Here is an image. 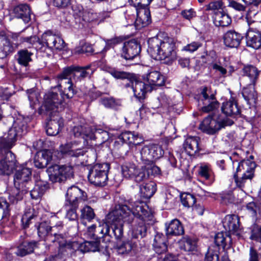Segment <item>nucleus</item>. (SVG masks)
<instances>
[{"instance_id":"obj_39","label":"nucleus","mask_w":261,"mask_h":261,"mask_svg":"<svg viewBox=\"0 0 261 261\" xmlns=\"http://www.w3.org/2000/svg\"><path fill=\"white\" fill-rule=\"evenodd\" d=\"M37 230L38 236L40 238L44 239L48 246V244H50L49 243H51L50 234L53 236L51 233V226L50 223L47 222L40 223L37 227Z\"/></svg>"},{"instance_id":"obj_21","label":"nucleus","mask_w":261,"mask_h":261,"mask_svg":"<svg viewBox=\"0 0 261 261\" xmlns=\"http://www.w3.org/2000/svg\"><path fill=\"white\" fill-rule=\"evenodd\" d=\"M221 127V124L210 116L205 118L199 125L203 132L209 135H214Z\"/></svg>"},{"instance_id":"obj_5","label":"nucleus","mask_w":261,"mask_h":261,"mask_svg":"<svg viewBox=\"0 0 261 261\" xmlns=\"http://www.w3.org/2000/svg\"><path fill=\"white\" fill-rule=\"evenodd\" d=\"M16 172L14 176V184L15 189L10 194L9 198L11 202L15 203L23 198V195L30 188L31 186V170L24 165L18 166L16 165Z\"/></svg>"},{"instance_id":"obj_53","label":"nucleus","mask_w":261,"mask_h":261,"mask_svg":"<svg viewBox=\"0 0 261 261\" xmlns=\"http://www.w3.org/2000/svg\"><path fill=\"white\" fill-rule=\"evenodd\" d=\"M79 205H71L66 206V204H64V207L66 211V218L70 221H75L77 224V215L76 213V210L78 208Z\"/></svg>"},{"instance_id":"obj_9","label":"nucleus","mask_w":261,"mask_h":261,"mask_svg":"<svg viewBox=\"0 0 261 261\" xmlns=\"http://www.w3.org/2000/svg\"><path fill=\"white\" fill-rule=\"evenodd\" d=\"M110 168V165L109 163L95 164L89 171L88 176L89 181L95 186H105L108 180Z\"/></svg>"},{"instance_id":"obj_46","label":"nucleus","mask_w":261,"mask_h":261,"mask_svg":"<svg viewBox=\"0 0 261 261\" xmlns=\"http://www.w3.org/2000/svg\"><path fill=\"white\" fill-rule=\"evenodd\" d=\"M40 39L36 36L31 37H21L20 41L21 43L29 48H35L36 50H40Z\"/></svg>"},{"instance_id":"obj_63","label":"nucleus","mask_w":261,"mask_h":261,"mask_svg":"<svg viewBox=\"0 0 261 261\" xmlns=\"http://www.w3.org/2000/svg\"><path fill=\"white\" fill-rule=\"evenodd\" d=\"M89 127L84 128L82 125L75 126L72 128V133L75 137H79L82 136V137L85 140H89L87 139L85 135V132L88 129Z\"/></svg>"},{"instance_id":"obj_50","label":"nucleus","mask_w":261,"mask_h":261,"mask_svg":"<svg viewBox=\"0 0 261 261\" xmlns=\"http://www.w3.org/2000/svg\"><path fill=\"white\" fill-rule=\"evenodd\" d=\"M36 217L37 215L34 212L33 208H29L25 210L21 218V222L23 228H25L28 227L31 222V221Z\"/></svg>"},{"instance_id":"obj_61","label":"nucleus","mask_w":261,"mask_h":261,"mask_svg":"<svg viewBox=\"0 0 261 261\" xmlns=\"http://www.w3.org/2000/svg\"><path fill=\"white\" fill-rule=\"evenodd\" d=\"M149 177L146 170H145V166H142L140 169H137V171L134 178L137 182H141L147 179Z\"/></svg>"},{"instance_id":"obj_11","label":"nucleus","mask_w":261,"mask_h":261,"mask_svg":"<svg viewBox=\"0 0 261 261\" xmlns=\"http://www.w3.org/2000/svg\"><path fill=\"white\" fill-rule=\"evenodd\" d=\"M46 172L50 180L54 182H62L73 176V170L71 165L57 164L52 165L48 167Z\"/></svg>"},{"instance_id":"obj_19","label":"nucleus","mask_w":261,"mask_h":261,"mask_svg":"<svg viewBox=\"0 0 261 261\" xmlns=\"http://www.w3.org/2000/svg\"><path fill=\"white\" fill-rule=\"evenodd\" d=\"M141 51L140 45L135 40L125 42L122 47L121 56L125 60H132Z\"/></svg>"},{"instance_id":"obj_31","label":"nucleus","mask_w":261,"mask_h":261,"mask_svg":"<svg viewBox=\"0 0 261 261\" xmlns=\"http://www.w3.org/2000/svg\"><path fill=\"white\" fill-rule=\"evenodd\" d=\"M199 138L196 136H189L186 139L183 146L188 154L193 155L199 151Z\"/></svg>"},{"instance_id":"obj_10","label":"nucleus","mask_w":261,"mask_h":261,"mask_svg":"<svg viewBox=\"0 0 261 261\" xmlns=\"http://www.w3.org/2000/svg\"><path fill=\"white\" fill-rule=\"evenodd\" d=\"M255 168V162L250 160H244L238 163L234 178L239 186L242 187L247 179H252Z\"/></svg>"},{"instance_id":"obj_59","label":"nucleus","mask_w":261,"mask_h":261,"mask_svg":"<svg viewBox=\"0 0 261 261\" xmlns=\"http://www.w3.org/2000/svg\"><path fill=\"white\" fill-rule=\"evenodd\" d=\"M227 236L222 232L217 233L215 237V243L216 245L224 249L226 247V239Z\"/></svg>"},{"instance_id":"obj_62","label":"nucleus","mask_w":261,"mask_h":261,"mask_svg":"<svg viewBox=\"0 0 261 261\" xmlns=\"http://www.w3.org/2000/svg\"><path fill=\"white\" fill-rule=\"evenodd\" d=\"M27 93L30 107L34 108L35 106L39 102L38 93L35 92L33 89L28 90Z\"/></svg>"},{"instance_id":"obj_64","label":"nucleus","mask_w":261,"mask_h":261,"mask_svg":"<svg viewBox=\"0 0 261 261\" xmlns=\"http://www.w3.org/2000/svg\"><path fill=\"white\" fill-rule=\"evenodd\" d=\"M205 261H219L218 251L208 249L205 255Z\"/></svg>"},{"instance_id":"obj_45","label":"nucleus","mask_w":261,"mask_h":261,"mask_svg":"<svg viewBox=\"0 0 261 261\" xmlns=\"http://www.w3.org/2000/svg\"><path fill=\"white\" fill-rule=\"evenodd\" d=\"M243 80H249L250 83L255 84L258 77V72L256 67L249 65L245 66L243 69Z\"/></svg>"},{"instance_id":"obj_32","label":"nucleus","mask_w":261,"mask_h":261,"mask_svg":"<svg viewBox=\"0 0 261 261\" xmlns=\"http://www.w3.org/2000/svg\"><path fill=\"white\" fill-rule=\"evenodd\" d=\"M13 12L16 17L21 18L25 23L29 22L31 19V10L27 4L16 6L14 8Z\"/></svg>"},{"instance_id":"obj_12","label":"nucleus","mask_w":261,"mask_h":261,"mask_svg":"<svg viewBox=\"0 0 261 261\" xmlns=\"http://www.w3.org/2000/svg\"><path fill=\"white\" fill-rule=\"evenodd\" d=\"M10 149L0 148V154L6 155L4 159L0 160V175H9L16 167L15 156Z\"/></svg>"},{"instance_id":"obj_23","label":"nucleus","mask_w":261,"mask_h":261,"mask_svg":"<svg viewBox=\"0 0 261 261\" xmlns=\"http://www.w3.org/2000/svg\"><path fill=\"white\" fill-rule=\"evenodd\" d=\"M130 86L134 95L140 100L144 99L146 93L152 90L150 85L137 80L132 81Z\"/></svg>"},{"instance_id":"obj_6","label":"nucleus","mask_w":261,"mask_h":261,"mask_svg":"<svg viewBox=\"0 0 261 261\" xmlns=\"http://www.w3.org/2000/svg\"><path fill=\"white\" fill-rule=\"evenodd\" d=\"M86 234L87 237L93 238L95 241H86L83 243H80L78 247V249L82 252H95L99 250V242L98 239L103 237L105 236H111L110 234V227L109 225L105 222L101 224L99 223L98 226L96 227L95 225H92L87 228Z\"/></svg>"},{"instance_id":"obj_47","label":"nucleus","mask_w":261,"mask_h":261,"mask_svg":"<svg viewBox=\"0 0 261 261\" xmlns=\"http://www.w3.org/2000/svg\"><path fill=\"white\" fill-rule=\"evenodd\" d=\"M33 55V53L26 49L20 50L17 53L18 58L17 60L18 63L23 66H28L29 62L32 61L31 57Z\"/></svg>"},{"instance_id":"obj_26","label":"nucleus","mask_w":261,"mask_h":261,"mask_svg":"<svg viewBox=\"0 0 261 261\" xmlns=\"http://www.w3.org/2000/svg\"><path fill=\"white\" fill-rule=\"evenodd\" d=\"M242 38L241 34L233 30L227 31L223 37L225 45L231 48L238 47Z\"/></svg>"},{"instance_id":"obj_3","label":"nucleus","mask_w":261,"mask_h":261,"mask_svg":"<svg viewBox=\"0 0 261 261\" xmlns=\"http://www.w3.org/2000/svg\"><path fill=\"white\" fill-rule=\"evenodd\" d=\"M58 217L54 214L51 216L50 219V224L51 225V243L48 244V250L54 254H52L48 259L44 261H59L68 255V250L72 248V245L67 243L64 236L60 233L63 228V224L62 221H57Z\"/></svg>"},{"instance_id":"obj_54","label":"nucleus","mask_w":261,"mask_h":261,"mask_svg":"<svg viewBox=\"0 0 261 261\" xmlns=\"http://www.w3.org/2000/svg\"><path fill=\"white\" fill-rule=\"evenodd\" d=\"M181 202L185 207L193 206L196 202L195 197L189 193L182 194L180 196Z\"/></svg>"},{"instance_id":"obj_55","label":"nucleus","mask_w":261,"mask_h":261,"mask_svg":"<svg viewBox=\"0 0 261 261\" xmlns=\"http://www.w3.org/2000/svg\"><path fill=\"white\" fill-rule=\"evenodd\" d=\"M81 218L91 221L95 217V213L93 210L89 206L86 205L81 210Z\"/></svg>"},{"instance_id":"obj_18","label":"nucleus","mask_w":261,"mask_h":261,"mask_svg":"<svg viewBox=\"0 0 261 261\" xmlns=\"http://www.w3.org/2000/svg\"><path fill=\"white\" fill-rule=\"evenodd\" d=\"M143 141V139L136 135L134 132H125L122 133L119 137L115 143V147H118V145L121 144V150L127 146L129 147L132 145L136 147L140 144Z\"/></svg>"},{"instance_id":"obj_33","label":"nucleus","mask_w":261,"mask_h":261,"mask_svg":"<svg viewBox=\"0 0 261 261\" xmlns=\"http://www.w3.org/2000/svg\"><path fill=\"white\" fill-rule=\"evenodd\" d=\"M54 37L55 34L50 32H47L42 34L40 41V50L41 51H46L47 50L51 52L55 47L53 41H55Z\"/></svg>"},{"instance_id":"obj_51","label":"nucleus","mask_w":261,"mask_h":261,"mask_svg":"<svg viewBox=\"0 0 261 261\" xmlns=\"http://www.w3.org/2000/svg\"><path fill=\"white\" fill-rule=\"evenodd\" d=\"M99 102L106 108L115 109L120 105L119 101L110 96H103L101 97L99 99Z\"/></svg>"},{"instance_id":"obj_16","label":"nucleus","mask_w":261,"mask_h":261,"mask_svg":"<svg viewBox=\"0 0 261 261\" xmlns=\"http://www.w3.org/2000/svg\"><path fill=\"white\" fill-rule=\"evenodd\" d=\"M140 154L143 162L153 161L161 158L164 154V150L160 145L150 144L144 146L140 151Z\"/></svg>"},{"instance_id":"obj_24","label":"nucleus","mask_w":261,"mask_h":261,"mask_svg":"<svg viewBox=\"0 0 261 261\" xmlns=\"http://www.w3.org/2000/svg\"><path fill=\"white\" fill-rule=\"evenodd\" d=\"M63 125V119L60 115L58 114L51 116L50 121L46 125V134L48 136H56Z\"/></svg>"},{"instance_id":"obj_25","label":"nucleus","mask_w":261,"mask_h":261,"mask_svg":"<svg viewBox=\"0 0 261 261\" xmlns=\"http://www.w3.org/2000/svg\"><path fill=\"white\" fill-rule=\"evenodd\" d=\"M85 135L87 139L90 140H98L99 143L104 142L109 138L108 132L97 128H89L86 131Z\"/></svg>"},{"instance_id":"obj_22","label":"nucleus","mask_w":261,"mask_h":261,"mask_svg":"<svg viewBox=\"0 0 261 261\" xmlns=\"http://www.w3.org/2000/svg\"><path fill=\"white\" fill-rule=\"evenodd\" d=\"M55 156L50 150H44L41 152V156L39 155L35 156L34 165L37 168H44L51 161H56Z\"/></svg>"},{"instance_id":"obj_15","label":"nucleus","mask_w":261,"mask_h":261,"mask_svg":"<svg viewBox=\"0 0 261 261\" xmlns=\"http://www.w3.org/2000/svg\"><path fill=\"white\" fill-rule=\"evenodd\" d=\"M39 243L36 241H28L20 237L19 242L13 247L12 252L19 257H23L34 252L38 247Z\"/></svg>"},{"instance_id":"obj_52","label":"nucleus","mask_w":261,"mask_h":261,"mask_svg":"<svg viewBox=\"0 0 261 261\" xmlns=\"http://www.w3.org/2000/svg\"><path fill=\"white\" fill-rule=\"evenodd\" d=\"M144 164L145 170H146L149 177L155 176L160 174V168L156 166L153 161L144 162Z\"/></svg>"},{"instance_id":"obj_57","label":"nucleus","mask_w":261,"mask_h":261,"mask_svg":"<svg viewBox=\"0 0 261 261\" xmlns=\"http://www.w3.org/2000/svg\"><path fill=\"white\" fill-rule=\"evenodd\" d=\"M9 204L6 199L3 197H0V213L2 214V218L4 219L9 215Z\"/></svg>"},{"instance_id":"obj_48","label":"nucleus","mask_w":261,"mask_h":261,"mask_svg":"<svg viewBox=\"0 0 261 261\" xmlns=\"http://www.w3.org/2000/svg\"><path fill=\"white\" fill-rule=\"evenodd\" d=\"M137 171L136 166L131 163H125L121 167L122 174L126 178H134Z\"/></svg>"},{"instance_id":"obj_13","label":"nucleus","mask_w":261,"mask_h":261,"mask_svg":"<svg viewBox=\"0 0 261 261\" xmlns=\"http://www.w3.org/2000/svg\"><path fill=\"white\" fill-rule=\"evenodd\" d=\"M86 151L79 142H70L60 146L58 153L59 155L56 159L57 160L64 156L78 157L83 155Z\"/></svg>"},{"instance_id":"obj_42","label":"nucleus","mask_w":261,"mask_h":261,"mask_svg":"<svg viewBox=\"0 0 261 261\" xmlns=\"http://www.w3.org/2000/svg\"><path fill=\"white\" fill-rule=\"evenodd\" d=\"M213 18L214 23L218 27H226L231 22L230 17L224 10L221 11V12H218L214 14Z\"/></svg>"},{"instance_id":"obj_40","label":"nucleus","mask_w":261,"mask_h":261,"mask_svg":"<svg viewBox=\"0 0 261 261\" xmlns=\"http://www.w3.org/2000/svg\"><path fill=\"white\" fill-rule=\"evenodd\" d=\"M136 239L133 237L132 239L124 241L120 245H118L116 248L117 253L123 255L128 254L131 251L135 250L138 245Z\"/></svg>"},{"instance_id":"obj_44","label":"nucleus","mask_w":261,"mask_h":261,"mask_svg":"<svg viewBox=\"0 0 261 261\" xmlns=\"http://www.w3.org/2000/svg\"><path fill=\"white\" fill-rule=\"evenodd\" d=\"M48 188V185L46 182L38 181L33 189L30 191V195L32 199H38L44 193Z\"/></svg>"},{"instance_id":"obj_28","label":"nucleus","mask_w":261,"mask_h":261,"mask_svg":"<svg viewBox=\"0 0 261 261\" xmlns=\"http://www.w3.org/2000/svg\"><path fill=\"white\" fill-rule=\"evenodd\" d=\"M254 85L255 84L250 83L242 90L243 97L249 105H255L257 99V93L255 90Z\"/></svg>"},{"instance_id":"obj_37","label":"nucleus","mask_w":261,"mask_h":261,"mask_svg":"<svg viewBox=\"0 0 261 261\" xmlns=\"http://www.w3.org/2000/svg\"><path fill=\"white\" fill-rule=\"evenodd\" d=\"M180 248L189 252V254H196L198 252L197 241L189 237H185L180 241Z\"/></svg>"},{"instance_id":"obj_60","label":"nucleus","mask_w":261,"mask_h":261,"mask_svg":"<svg viewBox=\"0 0 261 261\" xmlns=\"http://www.w3.org/2000/svg\"><path fill=\"white\" fill-rule=\"evenodd\" d=\"M202 46V43L198 41H193L191 43L186 45L182 48V50L193 53L198 50V48Z\"/></svg>"},{"instance_id":"obj_30","label":"nucleus","mask_w":261,"mask_h":261,"mask_svg":"<svg viewBox=\"0 0 261 261\" xmlns=\"http://www.w3.org/2000/svg\"><path fill=\"white\" fill-rule=\"evenodd\" d=\"M246 44L254 49H258L261 46V34L258 32L249 29L246 34Z\"/></svg>"},{"instance_id":"obj_49","label":"nucleus","mask_w":261,"mask_h":261,"mask_svg":"<svg viewBox=\"0 0 261 261\" xmlns=\"http://www.w3.org/2000/svg\"><path fill=\"white\" fill-rule=\"evenodd\" d=\"M198 173L201 177L209 180L210 182L211 183L213 181V173L209 164H201L199 167Z\"/></svg>"},{"instance_id":"obj_34","label":"nucleus","mask_w":261,"mask_h":261,"mask_svg":"<svg viewBox=\"0 0 261 261\" xmlns=\"http://www.w3.org/2000/svg\"><path fill=\"white\" fill-rule=\"evenodd\" d=\"M221 110L224 114L230 116H237L240 113L238 105L233 98L223 102Z\"/></svg>"},{"instance_id":"obj_17","label":"nucleus","mask_w":261,"mask_h":261,"mask_svg":"<svg viewBox=\"0 0 261 261\" xmlns=\"http://www.w3.org/2000/svg\"><path fill=\"white\" fill-rule=\"evenodd\" d=\"M86 198V194L85 192L79 187L72 186L67 189L65 195V201L64 204L66 206L71 205H77Z\"/></svg>"},{"instance_id":"obj_35","label":"nucleus","mask_w":261,"mask_h":261,"mask_svg":"<svg viewBox=\"0 0 261 261\" xmlns=\"http://www.w3.org/2000/svg\"><path fill=\"white\" fill-rule=\"evenodd\" d=\"M152 245L154 251L159 255L164 254L167 250L166 238L163 234L157 233L155 236Z\"/></svg>"},{"instance_id":"obj_7","label":"nucleus","mask_w":261,"mask_h":261,"mask_svg":"<svg viewBox=\"0 0 261 261\" xmlns=\"http://www.w3.org/2000/svg\"><path fill=\"white\" fill-rule=\"evenodd\" d=\"M152 0H129V3L135 8L137 17L135 14L131 15L128 19V25L135 24L138 29L145 27L151 22L150 11L146 7Z\"/></svg>"},{"instance_id":"obj_20","label":"nucleus","mask_w":261,"mask_h":261,"mask_svg":"<svg viewBox=\"0 0 261 261\" xmlns=\"http://www.w3.org/2000/svg\"><path fill=\"white\" fill-rule=\"evenodd\" d=\"M67 68L71 69L70 76L75 83L81 82L85 78L90 77L94 72V70L91 68V65L84 67H69Z\"/></svg>"},{"instance_id":"obj_4","label":"nucleus","mask_w":261,"mask_h":261,"mask_svg":"<svg viewBox=\"0 0 261 261\" xmlns=\"http://www.w3.org/2000/svg\"><path fill=\"white\" fill-rule=\"evenodd\" d=\"M148 44L147 51L152 58L156 60H166L168 63L176 59L175 43L172 38L162 40L158 36L154 37L148 39Z\"/></svg>"},{"instance_id":"obj_56","label":"nucleus","mask_w":261,"mask_h":261,"mask_svg":"<svg viewBox=\"0 0 261 261\" xmlns=\"http://www.w3.org/2000/svg\"><path fill=\"white\" fill-rule=\"evenodd\" d=\"M107 71L116 79H124L128 77V74L127 72L118 70L115 68L108 67Z\"/></svg>"},{"instance_id":"obj_1","label":"nucleus","mask_w":261,"mask_h":261,"mask_svg":"<svg viewBox=\"0 0 261 261\" xmlns=\"http://www.w3.org/2000/svg\"><path fill=\"white\" fill-rule=\"evenodd\" d=\"M130 206L116 205L110 213L108 218L112 223V233L117 240L121 239L123 234V223H132V236L134 238H143L146 234L147 225L153 222V216L146 204L136 201Z\"/></svg>"},{"instance_id":"obj_8","label":"nucleus","mask_w":261,"mask_h":261,"mask_svg":"<svg viewBox=\"0 0 261 261\" xmlns=\"http://www.w3.org/2000/svg\"><path fill=\"white\" fill-rule=\"evenodd\" d=\"M27 130V122L23 116H19L14 118L13 125L7 134L0 137V148H11L14 146L18 137L25 134Z\"/></svg>"},{"instance_id":"obj_36","label":"nucleus","mask_w":261,"mask_h":261,"mask_svg":"<svg viewBox=\"0 0 261 261\" xmlns=\"http://www.w3.org/2000/svg\"><path fill=\"white\" fill-rule=\"evenodd\" d=\"M13 47L4 32H0V59L6 58L12 51Z\"/></svg>"},{"instance_id":"obj_38","label":"nucleus","mask_w":261,"mask_h":261,"mask_svg":"<svg viewBox=\"0 0 261 261\" xmlns=\"http://www.w3.org/2000/svg\"><path fill=\"white\" fill-rule=\"evenodd\" d=\"M143 79L147 81V84L150 85L152 88L153 86H161L164 83L163 76L159 72L155 70L150 71Z\"/></svg>"},{"instance_id":"obj_41","label":"nucleus","mask_w":261,"mask_h":261,"mask_svg":"<svg viewBox=\"0 0 261 261\" xmlns=\"http://www.w3.org/2000/svg\"><path fill=\"white\" fill-rule=\"evenodd\" d=\"M166 234L171 236H179L184 232L182 225L177 219L172 220L169 224H166Z\"/></svg>"},{"instance_id":"obj_29","label":"nucleus","mask_w":261,"mask_h":261,"mask_svg":"<svg viewBox=\"0 0 261 261\" xmlns=\"http://www.w3.org/2000/svg\"><path fill=\"white\" fill-rule=\"evenodd\" d=\"M100 14L93 12H81L80 11L79 22L82 23L83 26H85L89 23L98 24L102 20L100 19Z\"/></svg>"},{"instance_id":"obj_2","label":"nucleus","mask_w":261,"mask_h":261,"mask_svg":"<svg viewBox=\"0 0 261 261\" xmlns=\"http://www.w3.org/2000/svg\"><path fill=\"white\" fill-rule=\"evenodd\" d=\"M71 72V69L65 68L58 75L57 87L59 90V94L55 91H50L44 95L43 106L46 110L52 111L57 109L61 111L66 107V100L72 98L75 94L73 81L70 76Z\"/></svg>"},{"instance_id":"obj_43","label":"nucleus","mask_w":261,"mask_h":261,"mask_svg":"<svg viewBox=\"0 0 261 261\" xmlns=\"http://www.w3.org/2000/svg\"><path fill=\"white\" fill-rule=\"evenodd\" d=\"M156 184L152 181L143 183L140 187L141 196L145 199L151 198L156 191Z\"/></svg>"},{"instance_id":"obj_58","label":"nucleus","mask_w":261,"mask_h":261,"mask_svg":"<svg viewBox=\"0 0 261 261\" xmlns=\"http://www.w3.org/2000/svg\"><path fill=\"white\" fill-rule=\"evenodd\" d=\"M223 3L221 1H215L210 3L206 6V10L207 11H213L214 14H216L217 12H221L223 11Z\"/></svg>"},{"instance_id":"obj_27","label":"nucleus","mask_w":261,"mask_h":261,"mask_svg":"<svg viewBox=\"0 0 261 261\" xmlns=\"http://www.w3.org/2000/svg\"><path fill=\"white\" fill-rule=\"evenodd\" d=\"M223 225L226 230L234 233L240 228L239 218L236 215H228L225 217L223 221Z\"/></svg>"},{"instance_id":"obj_14","label":"nucleus","mask_w":261,"mask_h":261,"mask_svg":"<svg viewBox=\"0 0 261 261\" xmlns=\"http://www.w3.org/2000/svg\"><path fill=\"white\" fill-rule=\"evenodd\" d=\"M198 106L201 107V110L204 112H209L218 107L219 103L215 98L214 94L207 87L202 89Z\"/></svg>"}]
</instances>
